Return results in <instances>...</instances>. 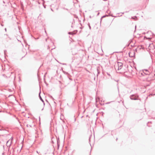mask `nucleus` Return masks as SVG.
Returning a JSON list of instances; mask_svg holds the SVG:
<instances>
[{
    "label": "nucleus",
    "instance_id": "f257e3e1",
    "mask_svg": "<svg viewBox=\"0 0 155 155\" xmlns=\"http://www.w3.org/2000/svg\"><path fill=\"white\" fill-rule=\"evenodd\" d=\"M123 66V64L121 62H118L117 64L115 66V68L118 70L121 69Z\"/></svg>",
    "mask_w": 155,
    "mask_h": 155
},
{
    "label": "nucleus",
    "instance_id": "f03ea898",
    "mask_svg": "<svg viewBox=\"0 0 155 155\" xmlns=\"http://www.w3.org/2000/svg\"><path fill=\"white\" fill-rule=\"evenodd\" d=\"M132 51H130L129 53V56L131 57H132L134 56V54H132Z\"/></svg>",
    "mask_w": 155,
    "mask_h": 155
},
{
    "label": "nucleus",
    "instance_id": "7ed1b4c3",
    "mask_svg": "<svg viewBox=\"0 0 155 155\" xmlns=\"http://www.w3.org/2000/svg\"><path fill=\"white\" fill-rule=\"evenodd\" d=\"M143 72L146 74H148V71L147 70L144 69L143 70Z\"/></svg>",
    "mask_w": 155,
    "mask_h": 155
},
{
    "label": "nucleus",
    "instance_id": "20e7f679",
    "mask_svg": "<svg viewBox=\"0 0 155 155\" xmlns=\"http://www.w3.org/2000/svg\"><path fill=\"white\" fill-rule=\"evenodd\" d=\"M137 97H135L134 98V96H131V98L132 99H133V100H136V99H137Z\"/></svg>",
    "mask_w": 155,
    "mask_h": 155
},
{
    "label": "nucleus",
    "instance_id": "39448f33",
    "mask_svg": "<svg viewBox=\"0 0 155 155\" xmlns=\"http://www.w3.org/2000/svg\"><path fill=\"white\" fill-rule=\"evenodd\" d=\"M68 34H72V32H69L68 33Z\"/></svg>",
    "mask_w": 155,
    "mask_h": 155
},
{
    "label": "nucleus",
    "instance_id": "423d86ee",
    "mask_svg": "<svg viewBox=\"0 0 155 155\" xmlns=\"http://www.w3.org/2000/svg\"><path fill=\"white\" fill-rule=\"evenodd\" d=\"M41 100L42 101H43V100H42V98H41Z\"/></svg>",
    "mask_w": 155,
    "mask_h": 155
},
{
    "label": "nucleus",
    "instance_id": "0eeeda50",
    "mask_svg": "<svg viewBox=\"0 0 155 155\" xmlns=\"http://www.w3.org/2000/svg\"><path fill=\"white\" fill-rule=\"evenodd\" d=\"M150 80H151V79H150L148 80V81Z\"/></svg>",
    "mask_w": 155,
    "mask_h": 155
}]
</instances>
